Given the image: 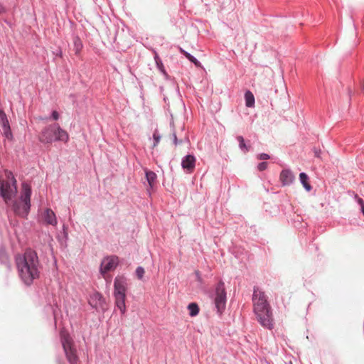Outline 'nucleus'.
Here are the masks:
<instances>
[{
	"label": "nucleus",
	"instance_id": "27",
	"mask_svg": "<svg viewBox=\"0 0 364 364\" xmlns=\"http://www.w3.org/2000/svg\"><path fill=\"white\" fill-rule=\"evenodd\" d=\"M312 150L314 151V156L316 158H321V150L320 149H318L316 147H314Z\"/></svg>",
	"mask_w": 364,
	"mask_h": 364
},
{
	"label": "nucleus",
	"instance_id": "4",
	"mask_svg": "<svg viewBox=\"0 0 364 364\" xmlns=\"http://www.w3.org/2000/svg\"><path fill=\"white\" fill-rule=\"evenodd\" d=\"M31 187L27 183L22 184V193L19 201H16L13 205L14 211L21 217H26L30 210Z\"/></svg>",
	"mask_w": 364,
	"mask_h": 364
},
{
	"label": "nucleus",
	"instance_id": "33",
	"mask_svg": "<svg viewBox=\"0 0 364 364\" xmlns=\"http://www.w3.org/2000/svg\"><path fill=\"white\" fill-rule=\"evenodd\" d=\"M264 363L265 364H269V363L267 360H264Z\"/></svg>",
	"mask_w": 364,
	"mask_h": 364
},
{
	"label": "nucleus",
	"instance_id": "10",
	"mask_svg": "<svg viewBox=\"0 0 364 364\" xmlns=\"http://www.w3.org/2000/svg\"><path fill=\"white\" fill-rule=\"evenodd\" d=\"M196 158L193 155L186 156L181 162L182 168L188 173H192L195 169Z\"/></svg>",
	"mask_w": 364,
	"mask_h": 364
},
{
	"label": "nucleus",
	"instance_id": "5",
	"mask_svg": "<svg viewBox=\"0 0 364 364\" xmlns=\"http://www.w3.org/2000/svg\"><path fill=\"white\" fill-rule=\"evenodd\" d=\"M61 340L68 361L70 364H77L78 362V356L72 338L68 334L62 333Z\"/></svg>",
	"mask_w": 364,
	"mask_h": 364
},
{
	"label": "nucleus",
	"instance_id": "35",
	"mask_svg": "<svg viewBox=\"0 0 364 364\" xmlns=\"http://www.w3.org/2000/svg\"><path fill=\"white\" fill-rule=\"evenodd\" d=\"M77 41H79V40L76 41L75 42V44H76V45H77Z\"/></svg>",
	"mask_w": 364,
	"mask_h": 364
},
{
	"label": "nucleus",
	"instance_id": "30",
	"mask_svg": "<svg viewBox=\"0 0 364 364\" xmlns=\"http://www.w3.org/2000/svg\"><path fill=\"white\" fill-rule=\"evenodd\" d=\"M358 203L360 204V208H362L363 205L364 204V201L362 198H359L358 200Z\"/></svg>",
	"mask_w": 364,
	"mask_h": 364
},
{
	"label": "nucleus",
	"instance_id": "25",
	"mask_svg": "<svg viewBox=\"0 0 364 364\" xmlns=\"http://www.w3.org/2000/svg\"><path fill=\"white\" fill-rule=\"evenodd\" d=\"M270 159V156L266 153H261L257 155V159L260 161L267 160Z\"/></svg>",
	"mask_w": 364,
	"mask_h": 364
},
{
	"label": "nucleus",
	"instance_id": "13",
	"mask_svg": "<svg viewBox=\"0 0 364 364\" xmlns=\"http://www.w3.org/2000/svg\"><path fill=\"white\" fill-rule=\"evenodd\" d=\"M89 302L92 306H94L96 309L99 307L103 308L105 299L100 294L96 292L91 296Z\"/></svg>",
	"mask_w": 364,
	"mask_h": 364
},
{
	"label": "nucleus",
	"instance_id": "8",
	"mask_svg": "<svg viewBox=\"0 0 364 364\" xmlns=\"http://www.w3.org/2000/svg\"><path fill=\"white\" fill-rule=\"evenodd\" d=\"M114 296H126L127 282L126 279L122 276H117L114 282Z\"/></svg>",
	"mask_w": 364,
	"mask_h": 364
},
{
	"label": "nucleus",
	"instance_id": "9",
	"mask_svg": "<svg viewBox=\"0 0 364 364\" xmlns=\"http://www.w3.org/2000/svg\"><path fill=\"white\" fill-rule=\"evenodd\" d=\"M0 124L2 126L3 133L4 136L10 139L12 137L10 125L5 112L0 109Z\"/></svg>",
	"mask_w": 364,
	"mask_h": 364
},
{
	"label": "nucleus",
	"instance_id": "29",
	"mask_svg": "<svg viewBox=\"0 0 364 364\" xmlns=\"http://www.w3.org/2000/svg\"><path fill=\"white\" fill-rule=\"evenodd\" d=\"M59 113L57 112V111H53L52 112V118L54 119V120H58V118H59Z\"/></svg>",
	"mask_w": 364,
	"mask_h": 364
},
{
	"label": "nucleus",
	"instance_id": "28",
	"mask_svg": "<svg viewBox=\"0 0 364 364\" xmlns=\"http://www.w3.org/2000/svg\"><path fill=\"white\" fill-rule=\"evenodd\" d=\"M153 137H154V146H157V144H159V141H160V136L159 134H157L156 133H154V135H153Z\"/></svg>",
	"mask_w": 364,
	"mask_h": 364
},
{
	"label": "nucleus",
	"instance_id": "32",
	"mask_svg": "<svg viewBox=\"0 0 364 364\" xmlns=\"http://www.w3.org/2000/svg\"><path fill=\"white\" fill-rule=\"evenodd\" d=\"M361 212H362L363 215H364V204L362 206Z\"/></svg>",
	"mask_w": 364,
	"mask_h": 364
},
{
	"label": "nucleus",
	"instance_id": "18",
	"mask_svg": "<svg viewBox=\"0 0 364 364\" xmlns=\"http://www.w3.org/2000/svg\"><path fill=\"white\" fill-rule=\"evenodd\" d=\"M146 178L149 184V186L151 188L154 185L155 180L156 178V175L154 172L147 171H146Z\"/></svg>",
	"mask_w": 364,
	"mask_h": 364
},
{
	"label": "nucleus",
	"instance_id": "11",
	"mask_svg": "<svg viewBox=\"0 0 364 364\" xmlns=\"http://www.w3.org/2000/svg\"><path fill=\"white\" fill-rule=\"evenodd\" d=\"M279 178L283 186H289L294 181V175L290 169H283Z\"/></svg>",
	"mask_w": 364,
	"mask_h": 364
},
{
	"label": "nucleus",
	"instance_id": "22",
	"mask_svg": "<svg viewBox=\"0 0 364 364\" xmlns=\"http://www.w3.org/2000/svg\"><path fill=\"white\" fill-rule=\"evenodd\" d=\"M173 142L175 145H178V144L182 143L183 141L186 142L187 144H189V139L188 137H185L184 139H181L180 141L178 140L177 136L175 134H173Z\"/></svg>",
	"mask_w": 364,
	"mask_h": 364
},
{
	"label": "nucleus",
	"instance_id": "7",
	"mask_svg": "<svg viewBox=\"0 0 364 364\" xmlns=\"http://www.w3.org/2000/svg\"><path fill=\"white\" fill-rule=\"evenodd\" d=\"M119 262L118 257L117 256H110L105 257L101 262L100 272L102 274L114 270Z\"/></svg>",
	"mask_w": 364,
	"mask_h": 364
},
{
	"label": "nucleus",
	"instance_id": "6",
	"mask_svg": "<svg viewBox=\"0 0 364 364\" xmlns=\"http://www.w3.org/2000/svg\"><path fill=\"white\" fill-rule=\"evenodd\" d=\"M215 304V307L220 314L225 311L226 304V291L224 282L219 283L216 287Z\"/></svg>",
	"mask_w": 364,
	"mask_h": 364
},
{
	"label": "nucleus",
	"instance_id": "24",
	"mask_svg": "<svg viewBox=\"0 0 364 364\" xmlns=\"http://www.w3.org/2000/svg\"><path fill=\"white\" fill-rule=\"evenodd\" d=\"M155 60H156V65H157V67L159 68V69L162 73H165L164 67L163 65V63H162L161 60L159 59V58L158 56L155 57Z\"/></svg>",
	"mask_w": 364,
	"mask_h": 364
},
{
	"label": "nucleus",
	"instance_id": "15",
	"mask_svg": "<svg viewBox=\"0 0 364 364\" xmlns=\"http://www.w3.org/2000/svg\"><path fill=\"white\" fill-rule=\"evenodd\" d=\"M236 139L238 141L239 148L243 153L246 154L250 151L252 146L250 144H246L243 136H237Z\"/></svg>",
	"mask_w": 364,
	"mask_h": 364
},
{
	"label": "nucleus",
	"instance_id": "12",
	"mask_svg": "<svg viewBox=\"0 0 364 364\" xmlns=\"http://www.w3.org/2000/svg\"><path fill=\"white\" fill-rule=\"evenodd\" d=\"M42 218L46 224L52 225H56L57 224L55 214L50 208H47L43 211L42 214Z\"/></svg>",
	"mask_w": 364,
	"mask_h": 364
},
{
	"label": "nucleus",
	"instance_id": "23",
	"mask_svg": "<svg viewBox=\"0 0 364 364\" xmlns=\"http://www.w3.org/2000/svg\"><path fill=\"white\" fill-rule=\"evenodd\" d=\"M144 272H145V271L143 267H137L136 269V274L138 279H141L144 276Z\"/></svg>",
	"mask_w": 364,
	"mask_h": 364
},
{
	"label": "nucleus",
	"instance_id": "34",
	"mask_svg": "<svg viewBox=\"0 0 364 364\" xmlns=\"http://www.w3.org/2000/svg\"><path fill=\"white\" fill-rule=\"evenodd\" d=\"M362 90H363V91H364V82H363V87H362Z\"/></svg>",
	"mask_w": 364,
	"mask_h": 364
},
{
	"label": "nucleus",
	"instance_id": "1",
	"mask_svg": "<svg viewBox=\"0 0 364 364\" xmlns=\"http://www.w3.org/2000/svg\"><path fill=\"white\" fill-rule=\"evenodd\" d=\"M16 264L21 279L31 285L40 276V263L37 253L31 249L16 257Z\"/></svg>",
	"mask_w": 364,
	"mask_h": 364
},
{
	"label": "nucleus",
	"instance_id": "21",
	"mask_svg": "<svg viewBox=\"0 0 364 364\" xmlns=\"http://www.w3.org/2000/svg\"><path fill=\"white\" fill-rule=\"evenodd\" d=\"M267 166H268V164L267 162L266 161H262V162H259L258 164H257V170L259 171H264V170H266L267 168Z\"/></svg>",
	"mask_w": 364,
	"mask_h": 364
},
{
	"label": "nucleus",
	"instance_id": "26",
	"mask_svg": "<svg viewBox=\"0 0 364 364\" xmlns=\"http://www.w3.org/2000/svg\"><path fill=\"white\" fill-rule=\"evenodd\" d=\"M232 254L234 255V256L236 259H239L241 260L243 259V258L245 257V255H246V253H244L243 251L240 252L239 254L236 253L235 251H233Z\"/></svg>",
	"mask_w": 364,
	"mask_h": 364
},
{
	"label": "nucleus",
	"instance_id": "14",
	"mask_svg": "<svg viewBox=\"0 0 364 364\" xmlns=\"http://www.w3.org/2000/svg\"><path fill=\"white\" fill-rule=\"evenodd\" d=\"M299 181L306 191H311L312 186H311V184L309 182V177L306 173H304V172L300 173Z\"/></svg>",
	"mask_w": 364,
	"mask_h": 364
},
{
	"label": "nucleus",
	"instance_id": "20",
	"mask_svg": "<svg viewBox=\"0 0 364 364\" xmlns=\"http://www.w3.org/2000/svg\"><path fill=\"white\" fill-rule=\"evenodd\" d=\"M181 52L192 63H193L196 66H200V62L194 58L193 55H191L190 53L186 52L182 48H180Z\"/></svg>",
	"mask_w": 364,
	"mask_h": 364
},
{
	"label": "nucleus",
	"instance_id": "17",
	"mask_svg": "<svg viewBox=\"0 0 364 364\" xmlns=\"http://www.w3.org/2000/svg\"><path fill=\"white\" fill-rule=\"evenodd\" d=\"M245 105L247 107H253L255 106V100L254 95L250 90H247L245 93Z\"/></svg>",
	"mask_w": 364,
	"mask_h": 364
},
{
	"label": "nucleus",
	"instance_id": "19",
	"mask_svg": "<svg viewBox=\"0 0 364 364\" xmlns=\"http://www.w3.org/2000/svg\"><path fill=\"white\" fill-rule=\"evenodd\" d=\"M189 310V314L191 316H196L199 313V307L196 303H191L188 306Z\"/></svg>",
	"mask_w": 364,
	"mask_h": 364
},
{
	"label": "nucleus",
	"instance_id": "16",
	"mask_svg": "<svg viewBox=\"0 0 364 364\" xmlns=\"http://www.w3.org/2000/svg\"><path fill=\"white\" fill-rule=\"evenodd\" d=\"M125 297L126 296H114L116 305L122 314L126 311Z\"/></svg>",
	"mask_w": 364,
	"mask_h": 364
},
{
	"label": "nucleus",
	"instance_id": "3",
	"mask_svg": "<svg viewBox=\"0 0 364 364\" xmlns=\"http://www.w3.org/2000/svg\"><path fill=\"white\" fill-rule=\"evenodd\" d=\"M39 141L44 144H51L55 141L68 142L69 135L58 124H54L45 127L38 136Z\"/></svg>",
	"mask_w": 364,
	"mask_h": 364
},
{
	"label": "nucleus",
	"instance_id": "31",
	"mask_svg": "<svg viewBox=\"0 0 364 364\" xmlns=\"http://www.w3.org/2000/svg\"><path fill=\"white\" fill-rule=\"evenodd\" d=\"M5 11V9L0 4V14L4 13Z\"/></svg>",
	"mask_w": 364,
	"mask_h": 364
},
{
	"label": "nucleus",
	"instance_id": "2",
	"mask_svg": "<svg viewBox=\"0 0 364 364\" xmlns=\"http://www.w3.org/2000/svg\"><path fill=\"white\" fill-rule=\"evenodd\" d=\"M253 311L259 323L268 330L274 326L272 310L264 292L255 286L252 294Z\"/></svg>",
	"mask_w": 364,
	"mask_h": 364
}]
</instances>
